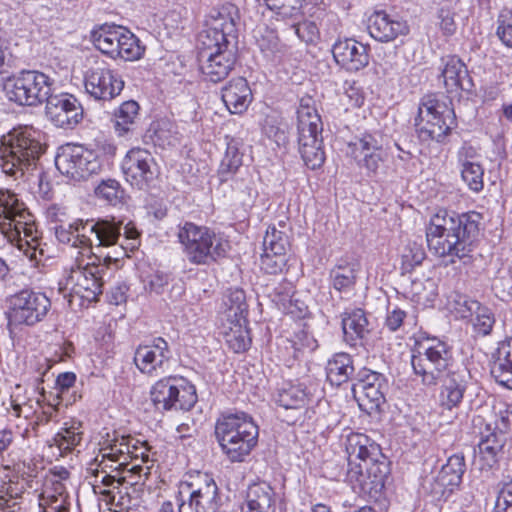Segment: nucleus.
<instances>
[{
	"mask_svg": "<svg viewBox=\"0 0 512 512\" xmlns=\"http://www.w3.org/2000/svg\"><path fill=\"white\" fill-rule=\"evenodd\" d=\"M104 267L95 263L72 267L66 279V289L71 296H78L89 302L96 301L103 292L101 273Z\"/></svg>",
	"mask_w": 512,
	"mask_h": 512,
	"instance_id": "nucleus-16",
	"label": "nucleus"
},
{
	"mask_svg": "<svg viewBox=\"0 0 512 512\" xmlns=\"http://www.w3.org/2000/svg\"><path fill=\"white\" fill-rule=\"evenodd\" d=\"M58 171L70 180H87L102 170L97 153L82 145L68 144L61 147L55 157Z\"/></svg>",
	"mask_w": 512,
	"mask_h": 512,
	"instance_id": "nucleus-13",
	"label": "nucleus"
},
{
	"mask_svg": "<svg viewBox=\"0 0 512 512\" xmlns=\"http://www.w3.org/2000/svg\"><path fill=\"white\" fill-rule=\"evenodd\" d=\"M348 154L356 161L358 167L375 175L385 160L383 138L381 133L365 132L348 144Z\"/></svg>",
	"mask_w": 512,
	"mask_h": 512,
	"instance_id": "nucleus-17",
	"label": "nucleus"
},
{
	"mask_svg": "<svg viewBox=\"0 0 512 512\" xmlns=\"http://www.w3.org/2000/svg\"><path fill=\"white\" fill-rule=\"evenodd\" d=\"M240 20L239 10L232 3H226L212 10L206 32H218L230 39L237 40V24Z\"/></svg>",
	"mask_w": 512,
	"mask_h": 512,
	"instance_id": "nucleus-26",
	"label": "nucleus"
},
{
	"mask_svg": "<svg viewBox=\"0 0 512 512\" xmlns=\"http://www.w3.org/2000/svg\"><path fill=\"white\" fill-rule=\"evenodd\" d=\"M289 343L290 349H292V356L295 359H298L305 353L313 352L318 347L316 339L306 331L297 333L295 339Z\"/></svg>",
	"mask_w": 512,
	"mask_h": 512,
	"instance_id": "nucleus-56",
	"label": "nucleus"
},
{
	"mask_svg": "<svg viewBox=\"0 0 512 512\" xmlns=\"http://www.w3.org/2000/svg\"><path fill=\"white\" fill-rule=\"evenodd\" d=\"M297 120L301 157L307 167L317 169L325 161L320 116L314 107L301 102L297 110Z\"/></svg>",
	"mask_w": 512,
	"mask_h": 512,
	"instance_id": "nucleus-10",
	"label": "nucleus"
},
{
	"mask_svg": "<svg viewBox=\"0 0 512 512\" xmlns=\"http://www.w3.org/2000/svg\"><path fill=\"white\" fill-rule=\"evenodd\" d=\"M221 98L231 114H242L252 102L253 95L246 79L237 77L222 88Z\"/></svg>",
	"mask_w": 512,
	"mask_h": 512,
	"instance_id": "nucleus-25",
	"label": "nucleus"
},
{
	"mask_svg": "<svg viewBox=\"0 0 512 512\" xmlns=\"http://www.w3.org/2000/svg\"><path fill=\"white\" fill-rule=\"evenodd\" d=\"M474 313L475 314L470 319L474 332L481 336L491 334L496 322L494 313L491 309L479 303Z\"/></svg>",
	"mask_w": 512,
	"mask_h": 512,
	"instance_id": "nucleus-52",
	"label": "nucleus"
},
{
	"mask_svg": "<svg viewBox=\"0 0 512 512\" xmlns=\"http://www.w3.org/2000/svg\"><path fill=\"white\" fill-rule=\"evenodd\" d=\"M273 399L286 410H299L310 402L311 393L302 383L284 382L276 389Z\"/></svg>",
	"mask_w": 512,
	"mask_h": 512,
	"instance_id": "nucleus-29",
	"label": "nucleus"
},
{
	"mask_svg": "<svg viewBox=\"0 0 512 512\" xmlns=\"http://www.w3.org/2000/svg\"><path fill=\"white\" fill-rule=\"evenodd\" d=\"M130 447L129 435L120 436L116 432L113 435L107 433L100 448L102 454L101 464H104L105 467L113 468V465H108L107 462L116 463L117 466L114 470H126L131 460V456H129Z\"/></svg>",
	"mask_w": 512,
	"mask_h": 512,
	"instance_id": "nucleus-23",
	"label": "nucleus"
},
{
	"mask_svg": "<svg viewBox=\"0 0 512 512\" xmlns=\"http://www.w3.org/2000/svg\"><path fill=\"white\" fill-rule=\"evenodd\" d=\"M332 54L335 62L350 72L359 71L369 64L367 46L351 38L335 42Z\"/></svg>",
	"mask_w": 512,
	"mask_h": 512,
	"instance_id": "nucleus-21",
	"label": "nucleus"
},
{
	"mask_svg": "<svg viewBox=\"0 0 512 512\" xmlns=\"http://www.w3.org/2000/svg\"><path fill=\"white\" fill-rule=\"evenodd\" d=\"M0 232L26 257L36 259L38 235L34 216L10 191L0 190Z\"/></svg>",
	"mask_w": 512,
	"mask_h": 512,
	"instance_id": "nucleus-4",
	"label": "nucleus"
},
{
	"mask_svg": "<svg viewBox=\"0 0 512 512\" xmlns=\"http://www.w3.org/2000/svg\"><path fill=\"white\" fill-rule=\"evenodd\" d=\"M168 343L161 337L152 344L139 346L134 355V363L144 374L158 375L170 357Z\"/></svg>",
	"mask_w": 512,
	"mask_h": 512,
	"instance_id": "nucleus-20",
	"label": "nucleus"
},
{
	"mask_svg": "<svg viewBox=\"0 0 512 512\" xmlns=\"http://www.w3.org/2000/svg\"><path fill=\"white\" fill-rule=\"evenodd\" d=\"M494 512H512V480L502 484L498 492Z\"/></svg>",
	"mask_w": 512,
	"mask_h": 512,
	"instance_id": "nucleus-63",
	"label": "nucleus"
},
{
	"mask_svg": "<svg viewBox=\"0 0 512 512\" xmlns=\"http://www.w3.org/2000/svg\"><path fill=\"white\" fill-rule=\"evenodd\" d=\"M347 481L354 491L377 499L385 486L386 465L378 462L380 448L368 436L351 433L346 438Z\"/></svg>",
	"mask_w": 512,
	"mask_h": 512,
	"instance_id": "nucleus-2",
	"label": "nucleus"
},
{
	"mask_svg": "<svg viewBox=\"0 0 512 512\" xmlns=\"http://www.w3.org/2000/svg\"><path fill=\"white\" fill-rule=\"evenodd\" d=\"M360 271L361 264L357 259H340L330 271V279L333 288L346 295L352 294Z\"/></svg>",
	"mask_w": 512,
	"mask_h": 512,
	"instance_id": "nucleus-27",
	"label": "nucleus"
},
{
	"mask_svg": "<svg viewBox=\"0 0 512 512\" xmlns=\"http://www.w3.org/2000/svg\"><path fill=\"white\" fill-rule=\"evenodd\" d=\"M86 92L96 100H111L124 88V81L105 62H95L85 73Z\"/></svg>",
	"mask_w": 512,
	"mask_h": 512,
	"instance_id": "nucleus-15",
	"label": "nucleus"
},
{
	"mask_svg": "<svg viewBox=\"0 0 512 512\" xmlns=\"http://www.w3.org/2000/svg\"><path fill=\"white\" fill-rule=\"evenodd\" d=\"M122 33L121 26L104 25L92 32V42L103 54L116 59Z\"/></svg>",
	"mask_w": 512,
	"mask_h": 512,
	"instance_id": "nucleus-40",
	"label": "nucleus"
},
{
	"mask_svg": "<svg viewBox=\"0 0 512 512\" xmlns=\"http://www.w3.org/2000/svg\"><path fill=\"white\" fill-rule=\"evenodd\" d=\"M242 166V154L237 145L233 142L228 143L226 153L220 163L219 177L221 181H227Z\"/></svg>",
	"mask_w": 512,
	"mask_h": 512,
	"instance_id": "nucleus-49",
	"label": "nucleus"
},
{
	"mask_svg": "<svg viewBox=\"0 0 512 512\" xmlns=\"http://www.w3.org/2000/svg\"><path fill=\"white\" fill-rule=\"evenodd\" d=\"M491 375L496 382L512 389V337L498 344L491 366Z\"/></svg>",
	"mask_w": 512,
	"mask_h": 512,
	"instance_id": "nucleus-32",
	"label": "nucleus"
},
{
	"mask_svg": "<svg viewBox=\"0 0 512 512\" xmlns=\"http://www.w3.org/2000/svg\"><path fill=\"white\" fill-rule=\"evenodd\" d=\"M177 236L186 258L196 265H207L224 257L229 248L228 241L191 222L180 226Z\"/></svg>",
	"mask_w": 512,
	"mask_h": 512,
	"instance_id": "nucleus-8",
	"label": "nucleus"
},
{
	"mask_svg": "<svg viewBox=\"0 0 512 512\" xmlns=\"http://www.w3.org/2000/svg\"><path fill=\"white\" fill-rule=\"evenodd\" d=\"M466 370H457L445 375L442 380L439 395L442 408L452 410L457 408L463 400L466 391Z\"/></svg>",
	"mask_w": 512,
	"mask_h": 512,
	"instance_id": "nucleus-28",
	"label": "nucleus"
},
{
	"mask_svg": "<svg viewBox=\"0 0 512 512\" xmlns=\"http://www.w3.org/2000/svg\"><path fill=\"white\" fill-rule=\"evenodd\" d=\"M96 194L109 203H115L119 198L120 185L116 180L108 179L96 188Z\"/></svg>",
	"mask_w": 512,
	"mask_h": 512,
	"instance_id": "nucleus-64",
	"label": "nucleus"
},
{
	"mask_svg": "<svg viewBox=\"0 0 512 512\" xmlns=\"http://www.w3.org/2000/svg\"><path fill=\"white\" fill-rule=\"evenodd\" d=\"M244 503L257 510L275 512L276 494L268 483H254L249 486Z\"/></svg>",
	"mask_w": 512,
	"mask_h": 512,
	"instance_id": "nucleus-38",
	"label": "nucleus"
},
{
	"mask_svg": "<svg viewBox=\"0 0 512 512\" xmlns=\"http://www.w3.org/2000/svg\"><path fill=\"white\" fill-rule=\"evenodd\" d=\"M198 57L207 58L213 54L212 58H218L226 51L232 52V59H236L237 40L230 39L218 32L202 31L198 36Z\"/></svg>",
	"mask_w": 512,
	"mask_h": 512,
	"instance_id": "nucleus-31",
	"label": "nucleus"
},
{
	"mask_svg": "<svg viewBox=\"0 0 512 512\" xmlns=\"http://www.w3.org/2000/svg\"><path fill=\"white\" fill-rule=\"evenodd\" d=\"M286 254H273L266 251L261 255V269L267 274H278L286 266Z\"/></svg>",
	"mask_w": 512,
	"mask_h": 512,
	"instance_id": "nucleus-58",
	"label": "nucleus"
},
{
	"mask_svg": "<svg viewBox=\"0 0 512 512\" xmlns=\"http://www.w3.org/2000/svg\"><path fill=\"white\" fill-rule=\"evenodd\" d=\"M11 305V323L33 325L45 317L51 304L45 294L23 290L12 298Z\"/></svg>",
	"mask_w": 512,
	"mask_h": 512,
	"instance_id": "nucleus-18",
	"label": "nucleus"
},
{
	"mask_svg": "<svg viewBox=\"0 0 512 512\" xmlns=\"http://www.w3.org/2000/svg\"><path fill=\"white\" fill-rule=\"evenodd\" d=\"M222 333L227 345L236 353L246 351L251 343L247 328V319L225 320L222 323Z\"/></svg>",
	"mask_w": 512,
	"mask_h": 512,
	"instance_id": "nucleus-37",
	"label": "nucleus"
},
{
	"mask_svg": "<svg viewBox=\"0 0 512 512\" xmlns=\"http://www.w3.org/2000/svg\"><path fill=\"white\" fill-rule=\"evenodd\" d=\"M227 309L224 313L225 320L246 319L248 312L245 293L243 290L236 289L229 293L225 302Z\"/></svg>",
	"mask_w": 512,
	"mask_h": 512,
	"instance_id": "nucleus-51",
	"label": "nucleus"
},
{
	"mask_svg": "<svg viewBox=\"0 0 512 512\" xmlns=\"http://www.w3.org/2000/svg\"><path fill=\"white\" fill-rule=\"evenodd\" d=\"M368 31L372 38L379 42L394 41L409 31L408 25L385 11H375L368 19Z\"/></svg>",
	"mask_w": 512,
	"mask_h": 512,
	"instance_id": "nucleus-22",
	"label": "nucleus"
},
{
	"mask_svg": "<svg viewBox=\"0 0 512 512\" xmlns=\"http://www.w3.org/2000/svg\"><path fill=\"white\" fill-rule=\"evenodd\" d=\"M358 389L360 390L359 399L362 401L360 406H365L367 410H378L385 402V391L387 390V386H382L379 385V383H376V386Z\"/></svg>",
	"mask_w": 512,
	"mask_h": 512,
	"instance_id": "nucleus-54",
	"label": "nucleus"
},
{
	"mask_svg": "<svg viewBox=\"0 0 512 512\" xmlns=\"http://www.w3.org/2000/svg\"><path fill=\"white\" fill-rule=\"evenodd\" d=\"M43 152L41 132L32 126H18L1 137L0 166L17 179L36 165Z\"/></svg>",
	"mask_w": 512,
	"mask_h": 512,
	"instance_id": "nucleus-5",
	"label": "nucleus"
},
{
	"mask_svg": "<svg viewBox=\"0 0 512 512\" xmlns=\"http://www.w3.org/2000/svg\"><path fill=\"white\" fill-rule=\"evenodd\" d=\"M151 401L159 411L190 410L197 402L196 388L182 377H166L151 388Z\"/></svg>",
	"mask_w": 512,
	"mask_h": 512,
	"instance_id": "nucleus-12",
	"label": "nucleus"
},
{
	"mask_svg": "<svg viewBox=\"0 0 512 512\" xmlns=\"http://www.w3.org/2000/svg\"><path fill=\"white\" fill-rule=\"evenodd\" d=\"M453 364V351L448 343L424 333L415 338L411 365L425 385H436L445 375L454 372Z\"/></svg>",
	"mask_w": 512,
	"mask_h": 512,
	"instance_id": "nucleus-7",
	"label": "nucleus"
},
{
	"mask_svg": "<svg viewBox=\"0 0 512 512\" xmlns=\"http://www.w3.org/2000/svg\"><path fill=\"white\" fill-rule=\"evenodd\" d=\"M139 104L134 100L123 102L114 111V128L118 136L132 132L139 118Z\"/></svg>",
	"mask_w": 512,
	"mask_h": 512,
	"instance_id": "nucleus-43",
	"label": "nucleus"
},
{
	"mask_svg": "<svg viewBox=\"0 0 512 512\" xmlns=\"http://www.w3.org/2000/svg\"><path fill=\"white\" fill-rule=\"evenodd\" d=\"M149 131L152 132L150 138L153 143L160 147L175 146L179 141L177 127L169 120L154 122Z\"/></svg>",
	"mask_w": 512,
	"mask_h": 512,
	"instance_id": "nucleus-46",
	"label": "nucleus"
},
{
	"mask_svg": "<svg viewBox=\"0 0 512 512\" xmlns=\"http://www.w3.org/2000/svg\"><path fill=\"white\" fill-rule=\"evenodd\" d=\"M416 323L417 321L415 316H409L404 310L397 306H394L388 308L384 325L389 331L395 332L401 326H414L416 325Z\"/></svg>",
	"mask_w": 512,
	"mask_h": 512,
	"instance_id": "nucleus-55",
	"label": "nucleus"
},
{
	"mask_svg": "<svg viewBox=\"0 0 512 512\" xmlns=\"http://www.w3.org/2000/svg\"><path fill=\"white\" fill-rule=\"evenodd\" d=\"M455 125L454 110L434 94L425 95L418 107L415 126L419 138L444 142Z\"/></svg>",
	"mask_w": 512,
	"mask_h": 512,
	"instance_id": "nucleus-9",
	"label": "nucleus"
},
{
	"mask_svg": "<svg viewBox=\"0 0 512 512\" xmlns=\"http://www.w3.org/2000/svg\"><path fill=\"white\" fill-rule=\"evenodd\" d=\"M212 55L210 53L207 58H199L200 69L206 80L218 83L229 75L236 59H232V52L230 51H226L218 58H212Z\"/></svg>",
	"mask_w": 512,
	"mask_h": 512,
	"instance_id": "nucleus-35",
	"label": "nucleus"
},
{
	"mask_svg": "<svg viewBox=\"0 0 512 512\" xmlns=\"http://www.w3.org/2000/svg\"><path fill=\"white\" fill-rule=\"evenodd\" d=\"M273 293V300L277 304L281 305L284 310H288V304L291 303V298L294 294L293 283L291 281L284 279L273 288Z\"/></svg>",
	"mask_w": 512,
	"mask_h": 512,
	"instance_id": "nucleus-62",
	"label": "nucleus"
},
{
	"mask_svg": "<svg viewBox=\"0 0 512 512\" xmlns=\"http://www.w3.org/2000/svg\"><path fill=\"white\" fill-rule=\"evenodd\" d=\"M82 436V423L73 420L65 423V427L53 437L51 446H56L61 453L70 452L81 443Z\"/></svg>",
	"mask_w": 512,
	"mask_h": 512,
	"instance_id": "nucleus-45",
	"label": "nucleus"
},
{
	"mask_svg": "<svg viewBox=\"0 0 512 512\" xmlns=\"http://www.w3.org/2000/svg\"><path fill=\"white\" fill-rule=\"evenodd\" d=\"M342 331L344 341L356 346L369 334V322L365 312L360 309L347 310L342 314Z\"/></svg>",
	"mask_w": 512,
	"mask_h": 512,
	"instance_id": "nucleus-30",
	"label": "nucleus"
},
{
	"mask_svg": "<svg viewBox=\"0 0 512 512\" xmlns=\"http://www.w3.org/2000/svg\"><path fill=\"white\" fill-rule=\"evenodd\" d=\"M480 214L470 212L457 215L445 210L436 213L426 229L429 250L439 257L462 259L471 252L479 235Z\"/></svg>",
	"mask_w": 512,
	"mask_h": 512,
	"instance_id": "nucleus-1",
	"label": "nucleus"
},
{
	"mask_svg": "<svg viewBox=\"0 0 512 512\" xmlns=\"http://www.w3.org/2000/svg\"><path fill=\"white\" fill-rule=\"evenodd\" d=\"M480 302L470 299L465 295H457L451 303L456 316L462 319L472 318Z\"/></svg>",
	"mask_w": 512,
	"mask_h": 512,
	"instance_id": "nucleus-59",
	"label": "nucleus"
},
{
	"mask_svg": "<svg viewBox=\"0 0 512 512\" xmlns=\"http://www.w3.org/2000/svg\"><path fill=\"white\" fill-rule=\"evenodd\" d=\"M442 77L447 92H457L459 90H468L465 82L468 84V71L465 64L456 56H446L442 58Z\"/></svg>",
	"mask_w": 512,
	"mask_h": 512,
	"instance_id": "nucleus-34",
	"label": "nucleus"
},
{
	"mask_svg": "<svg viewBox=\"0 0 512 512\" xmlns=\"http://www.w3.org/2000/svg\"><path fill=\"white\" fill-rule=\"evenodd\" d=\"M466 465L464 456L455 454L448 458L437 476V482L443 487L459 486L462 481V476L465 472Z\"/></svg>",
	"mask_w": 512,
	"mask_h": 512,
	"instance_id": "nucleus-44",
	"label": "nucleus"
},
{
	"mask_svg": "<svg viewBox=\"0 0 512 512\" xmlns=\"http://www.w3.org/2000/svg\"><path fill=\"white\" fill-rule=\"evenodd\" d=\"M129 444L131 445L129 449V456H131L130 463H132V466L130 468L127 467L126 470L138 475H141L142 473L145 475L149 474L150 467H143L141 464L147 463L149 461V453L147 447L144 445V443H141L130 435Z\"/></svg>",
	"mask_w": 512,
	"mask_h": 512,
	"instance_id": "nucleus-50",
	"label": "nucleus"
},
{
	"mask_svg": "<svg viewBox=\"0 0 512 512\" xmlns=\"http://www.w3.org/2000/svg\"><path fill=\"white\" fill-rule=\"evenodd\" d=\"M497 35L504 45L512 48V11L503 10L498 17Z\"/></svg>",
	"mask_w": 512,
	"mask_h": 512,
	"instance_id": "nucleus-60",
	"label": "nucleus"
},
{
	"mask_svg": "<svg viewBox=\"0 0 512 512\" xmlns=\"http://www.w3.org/2000/svg\"><path fill=\"white\" fill-rule=\"evenodd\" d=\"M425 259V252L421 245L417 243H409L402 255V262L405 269H412L420 265Z\"/></svg>",
	"mask_w": 512,
	"mask_h": 512,
	"instance_id": "nucleus-61",
	"label": "nucleus"
},
{
	"mask_svg": "<svg viewBox=\"0 0 512 512\" xmlns=\"http://www.w3.org/2000/svg\"><path fill=\"white\" fill-rule=\"evenodd\" d=\"M24 493V485L9 481L0 487V512H16L20 509L19 499Z\"/></svg>",
	"mask_w": 512,
	"mask_h": 512,
	"instance_id": "nucleus-47",
	"label": "nucleus"
},
{
	"mask_svg": "<svg viewBox=\"0 0 512 512\" xmlns=\"http://www.w3.org/2000/svg\"><path fill=\"white\" fill-rule=\"evenodd\" d=\"M120 235L121 222L108 219H76L55 227L57 240L80 249L82 255L96 256L95 250L116 245Z\"/></svg>",
	"mask_w": 512,
	"mask_h": 512,
	"instance_id": "nucleus-3",
	"label": "nucleus"
},
{
	"mask_svg": "<svg viewBox=\"0 0 512 512\" xmlns=\"http://www.w3.org/2000/svg\"><path fill=\"white\" fill-rule=\"evenodd\" d=\"M144 51L145 47L141 45L140 40L129 30L123 28L117 58H122L126 61L138 60L142 57Z\"/></svg>",
	"mask_w": 512,
	"mask_h": 512,
	"instance_id": "nucleus-48",
	"label": "nucleus"
},
{
	"mask_svg": "<svg viewBox=\"0 0 512 512\" xmlns=\"http://www.w3.org/2000/svg\"><path fill=\"white\" fill-rule=\"evenodd\" d=\"M503 445L504 435L502 433L490 432L481 438L478 444V457L483 463L481 469H490L497 463Z\"/></svg>",
	"mask_w": 512,
	"mask_h": 512,
	"instance_id": "nucleus-42",
	"label": "nucleus"
},
{
	"mask_svg": "<svg viewBox=\"0 0 512 512\" xmlns=\"http://www.w3.org/2000/svg\"><path fill=\"white\" fill-rule=\"evenodd\" d=\"M290 243L285 232L269 227L263 239L264 251L273 254H286Z\"/></svg>",
	"mask_w": 512,
	"mask_h": 512,
	"instance_id": "nucleus-53",
	"label": "nucleus"
},
{
	"mask_svg": "<svg viewBox=\"0 0 512 512\" xmlns=\"http://www.w3.org/2000/svg\"><path fill=\"white\" fill-rule=\"evenodd\" d=\"M124 482V478H118L114 475L105 474L99 480V483L94 484L93 489L95 493H99L105 497L110 503L114 502L115 495L112 489H118Z\"/></svg>",
	"mask_w": 512,
	"mask_h": 512,
	"instance_id": "nucleus-57",
	"label": "nucleus"
},
{
	"mask_svg": "<svg viewBox=\"0 0 512 512\" xmlns=\"http://www.w3.org/2000/svg\"><path fill=\"white\" fill-rule=\"evenodd\" d=\"M54 80L37 70H23L4 82V92L9 101L20 106H37L52 92Z\"/></svg>",
	"mask_w": 512,
	"mask_h": 512,
	"instance_id": "nucleus-11",
	"label": "nucleus"
},
{
	"mask_svg": "<svg viewBox=\"0 0 512 512\" xmlns=\"http://www.w3.org/2000/svg\"><path fill=\"white\" fill-rule=\"evenodd\" d=\"M215 435L223 454L231 462H242L257 445L259 429L250 415L236 412L217 420Z\"/></svg>",
	"mask_w": 512,
	"mask_h": 512,
	"instance_id": "nucleus-6",
	"label": "nucleus"
},
{
	"mask_svg": "<svg viewBox=\"0 0 512 512\" xmlns=\"http://www.w3.org/2000/svg\"><path fill=\"white\" fill-rule=\"evenodd\" d=\"M254 38L263 56L270 62H281L287 49L279 40L276 32L267 27H259L255 30Z\"/></svg>",
	"mask_w": 512,
	"mask_h": 512,
	"instance_id": "nucleus-36",
	"label": "nucleus"
},
{
	"mask_svg": "<svg viewBox=\"0 0 512 512\" xmlns=\"http://www.w3.org/2000/svg\"><path fill=\"white\" fill-rule=\"evenodd\" d=\"M125 180L139 190H146L157 178L158 168L153 155L140 147L130 149L121 162Z\"/></svg>",
	"mask_w": 512,
	"mask_h": 512,
	"instance_id": "nucleus-14",
	"label": "nucleus"
},
{
	"mask_svg": "<svg viewBox=\"0 0 512 512\" xmlns=\"http://www.w3.org/2000/svg\"><path fill=\"white\" fill-rule=\"evenodd\" d=\"M354 370L351 355L345 352L336 353L328 360L326 366L327 379L332 385L339 386L351 378Z\"/></svg>",
	"mask_w": 512,
	"mask_h": 512,
	"instance_id": "nucleus-41",
	"label": "nucleus"
},
{
	"mask_svg": "<svg viewBox=\"0 0 512 512\" xmlns=\"http://www.w3.org/2000/svg\"><path fill=\"white\" fill-rule=\"evenodd\" d=\"M45 101L46 115L56 127L72 129L83 119V108L72 94L51 92Z\"/></svg>",
	"mask_w": 512,
	"mask_h": 512,
	"instance_id": "nucleus-19",
	"label": "nucleus"
},
{
	"mask_svg": "<svg viewBox=\"0 0 512 512\" xmlns=\"http://www.w3.org/2000/svg\"><path fill=\"white\" fill-rule=\"evenodd\" d=\"M475 150L471 146H464L458 153L461 164V177L473 192H479L483 189L484 169L480 163L473 161Z\"/></svg>",
	"mask_w": 512,
	"mask_h": 512,
	"instance_id": "nucleus-33",
	"label": "nucleus"
},
{
	"mask_svg": "<svg viewBox=\"0 0 512 512\" xmlns=\"http://www.w3.org/2000/svg\"><path fill=\"white\" fill-rule=\"evenodd\" d=\"M70 496L66 486L55 484L51 488H43L39 494L41 512H70Z\"/></svg>",
	"mask_w": 512,
	"mask_h": 512,
	"instance_id": "nucleus-39",
	"label": "nucleus"
},
{
	"mask_svg": "<svg viewBox=\"0 0 512 512\" xmlns=\"http://www.w3.org/2000/svg\"><path fill=\"white\" fill-rule=\"evenodd\" d=\"M218 508V487L211 477L205 475L203 484L191 492L189 504H180L178 512H217Z\"/></svg>",
	"mask_w": 512,
	"mask_h": 512,
	"instance_id": "nucleus-24",
	"label": "nucleus"
}]
</instances>
